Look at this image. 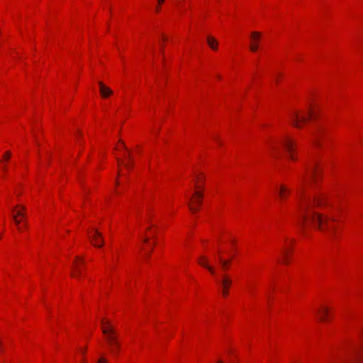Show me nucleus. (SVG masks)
<instances>
[{"mask_svg":"<svg viewBox=\"0 0 363 363\" xmlns=\"http://www.w3.org/2000/svg\"><path fill=\"white\" fill-rule=\"evenodd\" d=\"M234 353V351L233 349H229L227 352H226V356L230 357L231 355H233Z\"/></svg>","mask_w":363,"mask_h":363,"instance_id":"a878e982","label":"nucleus"},{"mask_svg":"<svg viewBox=\"0 0 363 363\" xmlns=\"http://www.w3.org/2000/svg\"><path fill=\"white\" fill-rule=\"evenodd\" d=\"M315 315L320 323L330 322L333 317L332 306L326 302L320 303L315 311Z\"/></svg>","mask_w":363,"mask_h":363,"instance_id":"9d476101","label":"nucleus"},{"mask_svg":"<svg viewBox=\"0 0 363 363\" xmlns=\"http://www.w3.org/2000/svg\"><path fill=\"white\" fill-rule=\"evenodd\" d=\"M279 143L287 152L289 160L296 161L297 160V155L296 153V143L295 140L289 135H284L281 138Z\"/></svg>","mask_w":363,"mask_h":363,"instance_id":"1a4fd4ad","label":"nucleus"},{"mask_svg":"<svg viewBox=\"0 0 363 363\" xmlns=\"http://www.w3.org/2000/svg\"><path fill=\"white\" fill-rule=\"evenodd\" d=\"M291 193V190L289 186L286 184H281L278 189V195L281 201L286 200Z\"/></svg>","mask_w":363,"mask_h":363,"instance_id":"a211bd4d","label":"nucleus"},{"mask_svg":"<svg viewBox=\"0 0 363 363\" xmlns=\"http://www.w3.org/2000/svg\"><path fill=\"white\" fill-rule=\"evenodd\" d=\"M21 208H22V210H23V211H25V210H26V207H24V206H21Z\"/></svg>","mask_w":363,"mask_h":363,"instance_id":"c756f323","label":"nucleus"},{"mask_svg":"<svg viewBox=\"0 0 363 363\" xmlns=\"http://www.w3.org/2000/svg\"><path fill=\"white\" fill-rule=\"evenodd\" d=\"M313 205L318 208L335 211V207L329 201L328 196L324 193H318L314 196Z\"/></svg>","mask_w":363,"mask_h":363,"instance_id":"f8f14e48","label":"nucleus"},{"mask_svg":"<svg viewBox=\"0 0 363 363\" xmlns=\"http://www.w3.org/2000/svg\"><path fill=\"white\" fill-rule=\"evenodd\" d=\"M205 184V174L201 172H196L193 180L194 193L186 195L189 209L192 213H197L202 205Z\"/></svg>","mask_w":363,"mask_h":363,"instance_id":"20e7f679","label":"nucleus"},{"mask_svg":"<svg viewBox=\"0 0 363 363\" xmlns=\"http://www.w3.org/2000/svg\"><path fill=\"white\" fill-rule=\"evenodd\" d=\"M202 244L204 245L205 240H201Z\"/></svg>","mask_w":363,"mask_h":363,"instance_id":"7c9ffc66","label":"nucleus"},{"mask_svg":"<svg viewBox=\"0 0 363 363\" xmlns=\"http://www.w3.org/2000/svg\"><path fill=\"white\" fill-rule=\"evenodd\" d=\"M218 259L220 262L222 269L224 271H227L230 268L231 259L225 257L224 254L223 252L221 243H220V242L218 243Z\"/></svg>","mask_w":363,"mask_h":363,"instance_id":"2eb2a0df","label":"nucleus"},{"mask_svg":"<svg viewBox=\"0 0 363 363\" xmlns=\"http://www.w3.org/2000/svg\"><path fill=\"white\" fill-rule=\"evenodd\" d=\"M99 89L100 96L104 99H108L113 94V90L103 82H99Z\"/></svg>","mask_w":363,"mask_h":363,"instance_id":"f3484780","label":"nucleus"},{"mask_svg":"<svg viewBox=\"0 0 363 363\" xmlns=\"http://www.w3.org/2000/svg\"><path fill=\"white\" fill-rule=\"evenodd\" d=\"M263 38V34L262 32L258 30H253L250 33L249 35V50L252 53H256L259 51L262 41Z\"/></svg>","mask_w":363,"mask_h":363,"instance_id":"9b49d317","label":"nucleus"},{"mask_svg":"<svg viewBox=\"0 0 363 363\" xmlns=\"http://www.w3.org/2000/svg\"><path fill=\"white\" fill-rule=\"evenodd\" d=\"M198 263L202 267L208 269L212 275L216 274V270L214 266L216 263V257L208 255H201L198 259Z\"/></svg>","mask_w":363,"mask_h":363,"instance_id":"ddd939ff","label":"nucleus"},{"mask_svg":"<svg viewBox=\"0 0 363 363\" xmlns=\"http://www.w3.org/2000/svg\"><path fill=\"white\" fill-rule=\"evenodd\" d=\"M114 154L118 164V177L116 180L114 193L119 196L122 193L121 188H123V178L125 177V172L131 167V158L129 151L125 148L124 143L121 140L116 143Z\"/></svg>","mask_w":363,"mask_h":363,"instance_id":"f03ea898","label":"nucleus"},{"mask_svg":"<svg viewBox=\"0 0 363 363\" xmlns=\"http://www.w3.org/2000/svg\"><path fill=\"white\" fill-rule=\"evenodd\" d=\"M13 218L14 220L15 223L18 225V229L21 230L23 228L20 226L21 220L18 219L16 216H13Z\"/></svg>","mask_w":363,"mask_h":363,"instance_id":"b1692460","label":"nucleus"},{"mask_svg":"<svg viewBox=\"0 0 363 363\" xmlns=\"http://www.w3.org/2000/svg\"><path fill=\"white\" fill-rule=\"evenodd\" d=\"M215 363H224V360L222 359H218L216 361Z\"/></svg>","mask_w":363,"mask_h":363,"instance_id":"cd10ccee","label":"nucleus"},{"mask_svg":"<svg viewBox=\"0 0 363 363\" xmlns=\"http://www.w3.org/2000/svg\"><path fill=\"white\" fill-rule=\"evenodd\" d=\"M104 245V238L100 232L92 229V246L101 247Z\"/></svg>","mask_w":363,"mask_h":363,"instance_id":"6ab92c4d","label":"nucleus"},{"mask_svg":"<svg viewBox=\"0 0 363 363\" xmlns=\"http://www.w3.org/2000/svg\"><path fill=\"white\" fill-rule=\"evenodd\" d=\"M279 143L269 140L265 144L266 151L272 157H277L279 153Z\"/></svg>","mask_w":363,"mask_h":363,"instance_id":"dca6fc26","label":"nucleus"},{"mask_svg":"<svg viewBox=\"0 0 363 363\" xmlns=\"http://www.w3.org/2000/svg\"><path fill=\"white\" fill-rule=\"evenodd\" d=\"M82 262L79 259H77L74 265V269L72 272V276L73 277H77L81 274V265Z\"/></svg>","mask_w":363,"mask_h":363,"instance_id":"412c9836","label":"nucleus"},{"mask_svg":"<svg viewBox=\"0 0 363 363\" xmlns=\"http://www.w3.org/2000/svg\"><path fill=\"white\" fill-rule=\"evenodd\" d=\"M233 284V280L230 275L224 274L222 275L220 285L221 287V292L223 297H227L229 294V291Z\"/></svg>","mask_w":363,"mask_h":363,"instance_id":"4468645a","label":"nucleus"},{"mask_svg":"<svg viewBox=\"0 0 363 363\" xmlns=\"http://www.w3.org/2000/svg\"><path fill=\"white\" fill-rule=\"evenodd\" d=\"M310 201L298 193L294 219L301 225L311 224L324 233L334 235L338 229V217L333 212L323 214L310 211Z\"/></svg>","mask_w":363,"mask_h":363,"instance_id":"f257e3e1","label":"nucleus"},{"mask_svg":"<svg viewBox=\"0 0 363 363\" xmlns=\"http://www.w3.org/2000/svg\"><path fill=\"white\" fill-rule=\"evenodd\" d=\"M323 178V172L317 166L308 167L306 172L299 177V184L301 187L306 186L311 183L318 184Z\"/></svg>","mask_w":363,"mask_h":363,"instance_id":"0eeeda50","label":"nucleus"},{"mask_svg":"<svg viewBox=\"0 0 363 363\" xmlns=\"http://www.w3.org/2000/svg\"><path fill=\"white\" fill-rule=\"evenodd\" d=\"M157 226L154 222L146 223V230L140 247V255L145 259H148L156 245Z\"/></svg>","mask_w":363,"mask_h":363,"instance_id":"423d86ee","label":"nucleus"},{"mask_svg":"<svg viewBox=\"0 0 363 363\" xmlns=\"http://www.w3.org/2000/svg\"><path fill=\"white\" fill-rule=\"evenodd\" d=\"M26 225H27V223H25V225H23V228H26Z\"/></svg>","mask_w":363,"mask_h":363,"instance_id":"473e14b6","label":"nucleus"},{"mask_svg":"<svg viewBox=\"0 0 363 363\" xmlns=\"http://www.w3.org/2000/svg\"><path fill=\"white\" fill-rule=\"evenodd\" d=\"M2 169H3V170H4V171H5V172L7 170V168H6V167L5 165H4V166H3Z\"/></svg>","mask_w":363,"mask_h":363,"instance_id":"c85d7f7f","label":"nucleus"},{"mask_svg":"<svg viewBox=\"0 0 363 363\" xmlns=\"http://www.w3.org/2000/svg\"><path fill=\"white\" fill-rule=\"evenodd\" d=\"M295 240L294 239H286L281 249L279 255V262L285 265L290 263L291 257L294 252Z\"/></svg>","mask_w":363,"mask_h":363,"instance_id":"6e6552de","label":"nucleus"},{"mask_svg":"<svg viewBox=\"0 0 363 363\" xmlns=\"http://www.w3.org/2000/svg\"><path fill=\"white\" fill-rule=\"evenodd\" d=\"M96 363H108V359L106 354L99 353L97 356Z\"/></svg>","mask_w":363,"mask_h":363,"instance_id":"5701e85b","label":"nucleus"},{"mask_svg":"<svg viewBox=\"0 0 363 363\" xmlns=\"http://www.w3.org/2000/svg\"><path fill=\"white\" fill-rule=\"evenodd\" d=\"M315 119V108L309 104L303 108H295L289 116L291 124L296 128H303L308 121Z\"/></svg>","mask_w":363,"mask_h":363,"instance_id":"39448f33","label":"nucleus"},{"mask_svg":"<svg viewBox=\"0 0 363 363\" xmlns=\"http://www.w3.org/2000/svg\"><path fill=\"white\" fill-rule=\"evenodd\" d=\"M166 0H156V5L155 6V12L160 13L162 11V6L164 4Z\"/></svg>","mask_w":363,"mask_h":363,"instance_id":"4be33fe9","label":"nucleus"},{"mask_svg":"<svg viewBox=\"0 0 363 363\" xmlns=\"http://www.w3.org/2000/svg\"><path fill=\"white\" fill-rule=\"evenodd\" d=\"M11 152H9V151L6 152L4 153V159L6 161L9 160L10 159V157H11Z\"/></svg>","mask_w":363,"mask_h":363,"instance_id":"393cba45","label":"nucleus"},{"mask_svg":"<svg viewBox=\"0 0 363 363\" xmlns=\"http://www.w3.org/2000/svg\"><path fill=\"white\" fill-rule=\"evenodd\" d=\"M100 328L109 352L114 356L118 355L120 353L121 345L113 321L108 317H102L100 320Z\"/></svg>","mask_w":363,"mask_h":363,"instance_id":"7ed1b4c3","label":"nucleus"},{"mask_svg":"<svg viewBox=\"0 0 363 363\" xmlns=\"http://www.w3.org/2000/svg\"><path fill=\"white\" fill-rule=\"evenodd\" d=\"M16 216V217H18V216H21L22 218L25 217V214L23 212H21V211H17Z\"/></svg>","mask_w":363,"mask_h":363,"instance_id":"bb28decb","label":"nucleus"},{"mask_svg":"<svg viewBox=\"0 0 363 363\" xmlns=\"http://www.w3.org/2000/svg\"><path fill=\"white\" fill-rule=\"evenodd\" d=\"M26 225H27V223H25V225H23V228H26Z\"/></svg>","mask_w":363,"mask_h":363,"instance_id":"2f4dec72","label":"nucleus"},{"mask_svg":"<svg viewBox=\"0 0 363 363\" xmlns=\"http://www.w3.org/2000/svg\"><path fill=\"white\" fill-rule=\"evenodd\" d=\"M206 43L208 47L213 51H218L219 46V41L213 35H208L206 38Z\"/></svg>","mask_w":363,"mask_h":363,"instance_id":"aec40b11","label":"nucleus"}]
</instances>
